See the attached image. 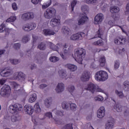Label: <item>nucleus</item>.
<instances>
[{
	"instance_id": "1",
	"label": "nucleus",
	"mask_w": 129,
	"mask_h": 129,
	"mask_svg": "<svg viewBox=\"0 0 129 129\" xmlns=\"http://www.w3.org/2000/svg\"><path fill=\"white\" fill-rule=\"evenodd\" d=\"M86 55V50L83 48H77L75 50V60L80 64H82V61Z\"/></svg>"
},
{
	"instance_id": "2",
	"label": "nucleus",
	"mask_w": 129,
	"mask_h": 129,
	"mask_svg": "<svg viewBox=\"0 0 129 129\" xmlns=\"http://www.w3.org/2000/svg\"><path fill=\"white\" fill-rule=\"evenodd\" d=\"M81 10L83 13V16H82L78 21V25H79V26L84 25V24H85V22L88 21V17L86 16V15L88 14V6L86 5H84L82 6Z\"/></svg>"
},
{
	"instance_id": "3",
	"label": "nucleus",
	"mask_w": 129,
	"mask_h": 129,
	"mask_svg": "<svg viewBox=\"0 0 129 129\" xmlns=\"http://www.w3.org/2000/svg\"><path fill=\"white\" fill-rule=\"evenodd\" d=\"M108 78V74L105 71H100L95 75V79L97 81H105Z\"/></svg>"
},
{
	"instance_id": "4",
	"label": "nucleus",
	"mask_w": 129,
	"mask_h": 129,
	"mask_svg": "<svg viewBox=\"0 0 129 129\" xmlns=\"http://www.w3.org/2000/svg\"><path fill=\"white\" fill-rule=\"evenodd\" d=\"M23 110V105L20 104L11 105L9 107V111L13 114H18L19 111Z\"/></svg>"
},
{
	"instance_id": "5",
	"label": "nucleus",
	"mask_w": 129,
	"mask_h": 129,
	"mask_svg": "<svg viewBox=\"0 0 129 129\" xmlns=\"http://www.w3.org/2000/svg\"><path fill=\"white\" fill-rule=\"evenodd\" d=\"M11 85H12V87L14 89V93L16 95H21V94H23L25 92L24 89L17 83L13 82L12 83Z\"/></svg>"
},
{
	"instance_id": "6",
	"label": "nucleus",
	"mask_w": 129,
	"mask_h": 129,
	"mask_svg": "<svg viewBox=\"0 0 129 129\" xmlns=\"http://www.w3.org/2000/svg\"><path fill=\"white\" fill-rule=\"evenodd\" d=\"M87 90L91 92V93H94L95 92H104V91L102 89L98 87L97 85H94L93 83H90L88 85Z\"/></svg>"
},
{
	"instance_id": "7",
	"label": "nucleus",
	"mask_w": 129,
	"mask_h": 129,
	"mask_svg": "<svg viewBox=\"0 0 129 129\" xmlns=\"http://www.w3.org/2000/svg\"><path fill=\"white\" fill-rule=\"evenodd\" d=\"M56 16V10L53 8H48L44 12V17L46 19H51Z\"/></svg>"
},
{
	"instance_id": "8",
	"label": "nucleus",
	"mask_w": 129,
	"mask_h": 129,
	"mask_svg": "<svg viewBox=\"0 0 129 129\" xmlns=\"http://www.w3.org/2000/svg\"><path fill=\"white\" fill-rule=\"evenodd\" d=\"M84 37H85V33L84 32H80L72 35L70 39L72 41H76V40H82Z\"/></svg>"
},
{
	"instance_id": "9",
	"label": "nucleus",
	"mask_w": 129,
	"mask_h": 129,
	"mask_svg": "<svg viewBox=\"0 0 129 129\" xmlns=\"http://www.w3.org/2000/svg\"><path fill=\"white\" fill-rule=\"evenodd\" d=\"M11 91V87L8 85H5L1 90L0 95L2 96H7Z\"/></svg>"
},
{
	"instance_id": "10",
	"label": "nucleus",
	"mask_w": 129,
	"mask_h": 129,
	"mask_svg": "<svg viewBox=\"0 0 129 129\" xmlns=\"http://www.w3.org/2000/svg\"><path fill=\"white\" fill-rule=\"evenodd\" d=\"M61 17L59 15H57L55 18H52L50 22V24L51 27H57V26L60 25L61 23Z\"/></svg>"
},
{
	"instance_id": "11",
	"label": "nucleus",
	"mask_w": 129,
	"mask_h": 129,
	"mask_svg": "<svg viewBox=\"0 0 129 129\" xmlns=\"http://www.w3.org/2000/svg\"><path fill=\"white\" fill-rule=\"evenodd\" d=\"M37 25L35 23H31L27 24L23 27V29L25 32H31L32 30L36 29Z\"/></svg>"
},
{
	"instance_id": "12",
	"label": "nucleus",
	"mask_w": 129,
	"mask_h": 129,
	"mask_svg": "<svg viewBox=\"0 0 129 129\" xmlns=\"http://www.w3.org/2000/svg\"><path fill=\"white\" fill-rule=\"evenodd\" d=\"M34 17L35 15L32 12L24 13L22 15V19L23 20V21H29V20H32V19Z\"/></svg>"
},
{
	"instance_id": "13",
	"label": "nucleus",
	"mask_w": 129,
	"mask_h": 129,
	"mask_svg": "<svg viewBox=\"0 0 129 129\" xmlns=\"http://www.w3.org/2000/svg\"><path fill=\"white\" fill-rule=\"evenodd\" d=\"M104 19V16L101 13L98 14L95 17L94 23L95 25H98L103 21Z\"/></svg>"
},
{
	"instance_id": "14",
	"label": "nucleus",
	"mask_w": 129,
	"mask_h": 129,
	"mask_svg": "<svg viewBox=\"0 0 129 129\" xmlns=\"http://www.w3.org/2000/svg\"><path fill=\"white\" fill-rule=\"evenodd\" d=\"M97 115L98 118H102L105 115V108L104 106L100 107V108L97 111Z\"/></svg>"
},
{
	"instance_id": "15",
	"label": "nucleus",
	"mask_w": 129,
	"mask_h": 129,
	"mask_svg": "<svg viewBox=\"0 0 129 129\" xmlns=\"http://www.w3.org/2000/svg\"><path fill=\"white\" fill-rule=\"evenodd\" d=\"M24 110L29 115H32V113H34V107L32 105H26L24 106Z\"/></svg>"
},
{
	"instance_id": "16",
	"label": "nucleus",
	"mask_w": 129,
	"mask_h": 129,
	"mask_svg": "<svg viewBox=\"0 0 129 129\" xmlns=\"http://www.w3.org/2000/svg\"><path fill=\"white\" fill-rule=\"evenodd\" d=\"M62 50L64 55H69L72 51L71 46L68 44H65L63 45Z\"/></svg>"
},
{
	"instance_id": "17",
	"label": "nucleus",
	"mask_w": 129,
	"mask_h": 129,
	"mask_svg": "<svg viewBox=\"0 0 129 129\" xmlns=\"http://www.w3.org/2000/svg\"><path fill=\"white\" fill-rule=\"evenodd\" d=\"M64 86L62 83H58L55 89V91L57 93H60L64 91Z\"/></svg>"
},
{
	"instance_id": "18",
	"label": "nucleus",
	"mask_w": 129,
	"mask_h": 129,
	"mask_svg": "<svg viewBox=\"0 0 129 129\" xmlns=\"http://www.w3.org/2000/svg\"><path fill=\"white\" fill-rule=\"evenodd\" d=\"M114 127V121L113 120H109L105 124L106 129H113Z\"/></svg>"
},
{
	"instance_id": "19",
	"label": "nucleus",
	"mask_w": 129,
	"mask_h": 129,
	"mask_svg": "<svg viewBox=\"0 0 129 129\" xmlns=\"http://www.w3.org/2000/svg\"><path fill=\"white\" fill-rule=\"evenodd\" d=\"M114 43L117 45H123L125 43V38L118 37L114 39Z\"/></svg>"
},
{
	"instance_id": "20",
	"label": "nucleus",
	"mask_w": 129,
	"mask_h": 129,
	"mask_svg": "<svg viewBox=\"0 0 129 129\" xmlns=\"http://www.w3.org/2000/svg\"><path fill=\"white\" fill-rule=\"evenodd\" d=\"M89 78H90V76L89 74L87 72H85L82 74L81 79L82 81H88L89 80Z\"/></svg>"
},
{
	"instance_id": "21",
	"label": "nucleus",
	"mask_w": 129,
	"mask_h": 129,
	"mask_svg": "<svg viewBox=\"0 0 129 129\" xmlns=\"http://www.w3.org/2000/svg\"><path fill=\"white\" fill-rule=\"evenodd\" d=\"M43 34L45 36H53L55 35V32L51 29H44L43 31Z\"/></svg>"
},
{
	"instance_id": "22",
	"label": "nucleus",
	"mask_w": 129,
	"mask_h": 129,
	"mask_svg": "<svg viewBox=\"0 0 129 129\" xmlns=\"http://www.w3.org/2000/svg\"><path fill=\"white\" fill-rule=\"evenodd\" d=\"M61 33L65 36H68L70 34V29L67 26H63L61 28Z\"/></svg>"
},
{
	"instance_id": "23",
	"label": "nucleus",
	"mask_w": 129,
	"mask_h": 129,
	"mask_svg": "<svg viewBox=\"0 0 129 129\" xmlns=\"http://www.w3.org/2000/svg\"><path fill=\"white\" fill-rule=\"evenodd\" d=\"M113 108L117 112H121V111H122V106L119 103L115 104L113 106Z\"/></svg>"
},
{
	"instance_id": "24",
	"label": "nucleus",
	"mask_w": 129,
	"mask_h": 129,
	"mask_svg": "<svg viewBox=\"0 0 129 129\" xmlns=\"http://www.w3.org/2000/svg\"><path fill=\"white\" fill-rule=\"evenodd\" d=\"M36 99H37V94H36V93H33L30 96L28 101L30 103H33V102L36 101Z\"/></svg>"
},
{
	"instance_id": "25",
	"label": "nucleus",
	"mask_w": 129,
	"mask_h": 129,
	"mask_svg": "<svg viewBox=\"0 0 129 129\" xmlns=\"http://www.w3.org/2000/svg\"><path fill=\"white\" fill-rule=\"evenodd\" d=\"M52 98H48L47 99H45L44 100V104L46 107H50L51 106V104H52Z\"/></svg>"
},
{
	"instance_id": "26",
	"label": "nucleus",
	"mask_w": 129,
	"mask_h": 129,
	"mask_svg": "<svg viewBox=\"0 0 129 129\" xmlns=\"http://www.w3.org/2000/svg\"><path fill=\"white\" fill-rule=\"evenodd\" d=\"M110 12L112 14H116L119 12V8L116 6H112L110 8Z\"/></svg>"
},
{
	"instance_id": "27",
	"label": "nucleus",
	"mask_w": 129,
	"mask_h": 129,
	"mask_svg": "<svg viewBox=\"0 0 129 129\" xmlns=\"http://www.w3.org/2000/svg\"><path fill=\"white\" fill-rule=\"evenodd\" d=\"M11 74V73L10 71H5V70L2 71L0 73L1 76H3V77H8V76H10Z\"/></svg>"
},
{
	"instance_id": "28",
	"label": "nucleus",
	"mask_w": 129,
	"mask_h": 129,
	"mask_svg": "<svg viewBox=\"0 0 129 129\" xmlns=\"http://www.w3.org/2000/svg\"><path fill=\"white\" fill-rule=\"evenodd\" d=\"M37 48L41 51H44L46 50V44L44 42H41L38 45Z\"/></svg>"
},
{
	"instance_id": "29",
	"label": "nucleus",
	"mask_w": 129,
	"mask_h": 129,
	"mask_svg": "<svg viewBox=\"0 0 129 129\" xmlns=\"http://www.w3.org/2000/svg\"><path fill=\"white\" fill-rule=\"evenodd\" d=\"M68 68L72 72H74L76 71V70H77V67L72 64H68Z\"/></svg>"
},
{
	"instance_id": "30",
	"label": "nucleus",
	"mask_w": 129,
	"mask_h": 129,
	"mask_svg": "<svg viewBox=\"0 0 129 129\" xmlns=\"http://www.w3.org/2000/svg\"><path fill=\"white\" fill-rule=\"evenodd\" d=\"M59 76L60 78H65L67 75L66 74V71L61 70L58 72Z\"/></svg>"
},
{
	"instance_id": "31",
	"label": "nucleus",
	"mask_w": 129,
	"mask_h": 129,
	"mask_svg": "<svg viewBox=\"0 0 129 129\" xmlns=\"http://www.w3.org/2000/svg\"><path fill=\"white\" fill-rule=\"evenodd\" d=\"M34 107L36 113H39L41 112V108H40V104L39 103H36L34 105Z\"/></svg>"
},
{
	"instance_id": "32",
	"label": "nucleus",
	"mask_w": 129,
	"mask_h": 129,
	"mask_svg": "<svg viewBox=\"0 0 129 129\" xmlns=\"http://www.w3.org/2000/svg\"><path fill=\"white\" fill-rule=\"evenodd\" d=\"M20 117L19 115L17 114L15 115H13L11 117V121L12 122H16V121H18V120H20Z\"/></svg>"
},
{
	"instance_id": "33",
	"label": "nucleus",
	"mask_w": 129,
	"mask_h": 129,
	"mask_svg": "<svg viewBox=\"0 0 129 129\" xmlns=\"http://www.w3.org/2000/svg\"><path fill=\"white\" fill-rule=\"evenodd\" d=\"M31 53H32L31 49L27 50L26 51V54L25 55V58H27V59H29V60H31V59H32V55L31 54Z\"/></svg>"
},
{
	"instance_id": "34",
	"label": "nucleus",
	"mask_w": 129,
	"mask_h": 129,
	"mask_svg": "<svg viewBox=\"0 0 129 129\" xmlns=\"http://www.w3.org/2000/svg\"><path fill=\"white\" fill-rule=\"evenodd\" d=\"M61 106L63 109H68L69 108V106H70V103L68 102H63L61 104Z\"/></svg>"
},
{
	"instance_id": "35",
	"label": "nucleus",
	"mask_w": 129,
	"mask_h": 129,
	"mask_svg": "<svg viewBox=\"0 0 129 129\" xmlns=\"http://www.w3.org/2000/svg\"><path fill=\"white\" fill-rule=\"evenodd\" d=\"M99 62L101 67H104V66H105V57L102 56L99 59Z\"/></svg>"
},
{
	"instance_id": "36",
	"label": "nucleus",
	"mask_w": 129,
	"mask_h": 129,
	"mask_svg": "<svg viewBox=\"0 0 129 129\" xmlns=\"http://www.w3.org/2000/svg\"><path fill=\"white\" fill-rule=\"evenodd\" d=\"M52 4V1L51 0H48L45 4H44L42 6V9H47V8H49L50 6H51Z\"/></svg>"
},
{
	"instance_id": "37",
	"label": "nucleus",
	"mask_w": 129,
	"mask_h": 129,
	"mask_svg": "<svg viewBox=\"0 0 129 129\" xmlns=\"http://www.w3.org/2000/svg\"><path fill=\"white\" fill-rule=\"evenodd\" d=\"M115 93L119 98H123L124 95H123V93H122V92L119 91L117 90H115Z\"/></svg>"
},
{
	"instance_id": "38",
	"label": "nucleus",
	"mask_w": 129,
	"mask_h": 129,
	"mask_svg": "<svg viewBox=\"0 0 129 129\" xmlns=\"http://www.w3.org/2000/svg\"><path fill=\"white\" fill-rule=\"evenodd\" d=\"M59 60H60V59L57 56H51L49 57V60L50 61V62H52L53 63L58 62Z\"/></svg>"
},
{
	"instance_id": "39",
	"label": "nucleus",
	"mask_w": 129,
	"mask_h": 129,
	"mask_svg": "<svg viewBox=\"0 0 129 129\" xmlns=\"http://www.w3.org/2000/svg\"><path fill=\"white\" fill-rule=\"evenodd\" d=\"M96 35L98 38H100L101 39V36L103 35V31H102L101 28H99L97 31Z\"/></svg>"
},
{
	"instance_id": "40",
	"label": "nucleus",
	"mask_w": 129,
	"mask_h": 129,
	"mask_svg": "<svg viewBox=\"0 0 129 129\" xmlns=\"http://www.w3.org/2000/svg\"><path fill=\"white\" fill-rule=\"evenodd\" d=\"M94 46H103V41L102 40H99L93 43Z\"/></svg>"
},
{
	"instance_id": "41",
	"label": "nucleus",
	"mask_w": 129,
	"mask_h": 129,
	"mask_svg": "<svg viewBox=\"0 0 129 129\" xmlns=\"http://www.w3.org/2000/svg\"><path fill=\"white\" fill-rule=\"evenodd\" d=\"M124 86L123 87V89L125 91H128L129 90V82L125 81L123 83Z\"/></svg>"
},
{
	"instance_id": "42",
	"label": "nucleus",
	"mask_w": 129,
	"mask_h": 129,
	"mask_svg": "<svg viewBox=\"0 0 129 129\" xmlns=\"http://www.w3.org/2000/svg\"><path fill=\"white\" fill-rule=\"evenodd\" d=\"M21 62V60L20 59H10V63L11 64H13V65H17V64H19Z\"/></svg>"
},
{
	"instance_id": "43",
	"label": "nucleus",
	"mask_w": 129,
	"mask_h": 129,
	"mask_svg": "<svg viewBox=\"0 0 129 129\" xmlns=\"http://www.w3.org/2000/svg\"><path fill=\"white\" fill-rule=\"evenodd\" d=\"M48 45L51 50H53V51H56V50H57V46L55 45V44L52 42H49Z\"/></svg>"
},
{
	"instance_id": "44",
	"label": "nucleus",
	"mask_w": 129,
	"mask_h": 129,
	"mask_svg": "<svg viewBox=\"0 0 129 129\" xmlns=\"http://www.w3.org/2000/svg\"><path fill=\"white\" fill-rule=\"evenodd\" d=\"M29 41H30L29 35H25L22 38V42H23V43H28Z\"/></svg>"
},
{
	"instance_id": "45",
	"label": "nucleus",
	"mask_w": 129,
	"mask_h": 129,
	"mask_svg": "<svg viewBox=\"0 0 129 129\" xmlns=\"http://www.w3.org/2000/svg\"><path fill=\"white\" fill-rule=\"evenodd\" d=\"M70 106L71 110H73V111H75L76 108H77V106L75 103H70Z\"/></svg>"
},
{
	"instance_id": "46",
	"label": "nucleus",
	"mask_w": 129,
	"mask_h": 129,
	"mask_svg": "<svg viewBox=\"0 0 129 129\" xmlns=\"http://www.w3.org/2000/svg\"><path fill=\"white\" fill-rule=\"evenodd\" d=\"M16 20H17V17L16 16H11L6 20V22L7 23H9L10 22H15Z\"/></svg>"
},
{
	"instance_id": "47",
	"label": "nucleus",
	"mask_w": 129,
	"mask_h": 129,
	"mask_svg": "<svg viewBox=\"0 0 129 129\" xmlns=\"http://www.w3.org/2000/svg\"><path fill=\"white\" fill-rule=\"evenodd\" d=\"M119 65H120L119 60L115 61L114 63V69H115V70H116V69H118V68H119Z\"/></svg>"
},
{
	"instance_id": "48",
	"label": "nucleus",
	"mask_w": 129,
	"mask_h": 129,
	"mask_svg": "<svg viewBox=\"0 0 129 129\" xmlns=\"http://www.w3.org/2000/svg\"><path fill=\"white\" fill-rule=\"evenodd\" d=\"M62 129H73V127L72 126V124H67L64 125Z\"/></svg>"
},
{
	"instance_id": "49",
	"label": "nucleus",
	"mask_w": 129,
	"mask_h": 129,
	"mask_svg": "<svg viewBox=\"0 0 129 129\" xmlns=\"http://www.w3.org/2000/svg\"><path fill=\"white\" fill-rule=\"evenodd\" d=\"M10 29L9 28H5L4 29V31L3 32V33H4L5 34V37H8L9 36V35H10Z\"/></svg>"
},
{
	"instance_id": "50",
	"label": "nucleus",
	"mask_w": 129,
	"mask_h": 129,
	"mask_svg": "<svg viewBox=\"0 0 129 129\" xmlns=\"http://www.w3.org/2000/svg\"><path fill=\"white\" fill-rule=\"evenodd\" d=\"M77 4V2L76 1H73L71 4V8L72 9V12H73L74 11V7L75 6H76V4Z\"/></svg>"
},
{
	"instance_id": "51",
	"label": "nucleus",
	"mask_w": 129,
	"mask_h": 129,
	"mask_svg": "<svg viewBox=\"0 0 129 129\" xmlns=\"http://www.w3.org/2000/svg\"><path fill=\"white\" fill-rule=\"evenodd\" d=\"M68 90L70 93H73L75 90V87L74 86H70L68 87Z\"/></svg>"
},
{
	"instance_id": "52",
	"label": "nucleus",
	"mask_w": 129,
	"mask_h": 129,
	"mask_svg": "<svg viewBox=\"0 0 129 129\" xmlns=\"http://www.w3.org/2000/svg\"><path fill=\"white\" fill-rule=\"evenodd\" d=\"M55 114L57 116H63L64 115V111H56L55 112Z\"/></svg>"
},
{
	"instance_id": "53",
	"label": "nucleus",
	"mask_w": 129,
	"mask_h": 129,
	"mask_svg": "<svg viewBox=\"0 0 129 129\" xmlns=\"http://www.w3.org/2000/svg\"><path fill=\"white\" fill-rule=\"evenodd\" d=\"M34 61H36V63H38L39 60H40V54L37 53L34 55Z\"/></svg>"
},
{
	"instance_id": "54",
	"label": "nucleus",
	"mask_w": 129,
	"mask_h": 129,
	"mask_svg": "<svg viewBox=\"0 0 129 129\" xmlns=\"http://www.w3.org/2000/svg\"><path fill=\"white\" fill-rule=\"evenodd\" d=\"M17 77L19 79H21V78L23 79V78H25V74H24V73H23L22 72H19Z\"/></svg>"
},
{
	"instance_id": "55",
	"label": "nucleus",
	"mask_w": 129,
	"mask_h": 129,
	"mask_svg": "<svg viewBox=\"0 0 129 129\" xmlns=\"http://www.w3.org/2000/svg\"><path fill=\"white\" fill-rule=\"evenodd\" d=\"M97 0H86V4L91 5L93 4H96Z\"/></svg>"
},
{
	"instance_id": "56",
	"label": "nucleus",
	"mask_w": 129,
	"mask_h": 129,
	"mask_svg": "<svg viewBox=\"0 0 129 129\" xmlns=\"http://www.w3.org/2000/svg\"><path fill=\"white\" fill-rule=\"evenodd\" d=\"M45 116L49 118H53V115H52V113L50 112H47L45 114Z\"/></svg>"
},
{
	"instance_id": "57",
	"label": "nucleus",
	"mask_w": 129,
	"mask_h": 129,
	"mask_svg": "<svg viewBox=\"0 0 129 129\" xmlns=\"http://www.w3.org/2000/svg\"><path fill=\"white\" fill-rule=\"evenodd\" d=\"M42 0H31V2L33 5H38Z\"/></svg>"
},
{
	"instance_id": "58",
	"label": "nucleus",
	"mask_w": 129,
	"mask_h": 129,
	"mask_svg": "<svg viewBox=\"0 0 129 129\" xmlns=\"http://www.w3.org/2000/svg\"><path fill=\"white\" fill-rule=\"evenodd\" d=\"M14 48L16 49H20V48H21V44L15 43L14 45Z\"/></svg>"
},
{
	"instance_id": "59",
	"label": "nucleus",
	"mask_w": 129,
	"mask_h": 129,
	"mask_svg": "<svg viewBox=\"0 0 129 129\" xmlns=\"http://www.w3.org/2000/svg\"><path fill=\"white\" fill-rule=\"evenodd\" d=\"M12 8L14 11H17V10H18V7L17 6V4L16 3L12 4Z\"/></svg>"
},
{
	"instance_id": "60",
	"label": "nucleus",
	"mask_w": 129,
	"mask_h": 129,
	"mask_svg": "<svg viewBox=\"0 0 129 129\" xmlns=\"http://www.w3.org/2000/svg\"><path fill=\"white\" fill-rule=\"evenodd\" d=\"M7 81V79H0V84L1 85H4L6 82Z\"/></svg>"
},
{
	"instance_id": "61",
	"label": "nucleus",
	"mask_w": 129,
	"mask_h": 129,
	"mask_svg": "<svg viewBox=\"0 0 129 129\" xmlns=\"http://www.w3.org/2000/svg\"><path fill=\"white\" fill-rule=\"evenodd\" d=\"M48 86L46 84H42L39 85V88L40 89H44V88H46Z\"/></svg>"
},
{
	"instance_id": "62",
	"label": "nucleus",
	"mask_w": 129,
	"mask_h": 129,
	"mask_svg": "<svg viewBox=\"0 0 129 129\" xmlns=\"http://www.w3.org/2000/svg\"><path fill=\"white\" fill-rule=\"evenodd\" d=\"M4 28H5V24H2L0 26V33H3V32H4V31H5V30H4Z\"/></svg>"
},
{
	"instance_id": "63",
	"label": "nucleus",
	"mask_w": 129,
	"mask_h": 129,
	"mask_svg": "<svg viewBox=\"0 0 129 129\" xmlns=\"http://www.w3.org/2000/svg\"><path fill=\"white\" fill-rule=\"evenodd\" d=\"M60 56L62 58V59H63V60H67V59L68 58V57L67 56H68V55H67V54H60Z\"/></svg>"
},
{
	"instance_id": "64",
	"label": "nucleus",
	"mask_w": 129,
	"mask_h": 129,
	"mask_svg": "<svg viewBox=\"0 0 129 129\" xmlns=\"http://www.w3.org/2000/svg\"><path fill=\"white\" fill-rule=\"evenodd\" d=\"M92 119V113L89 114L87 117V120H91Z\"/></svg>"
}]
</instances>
